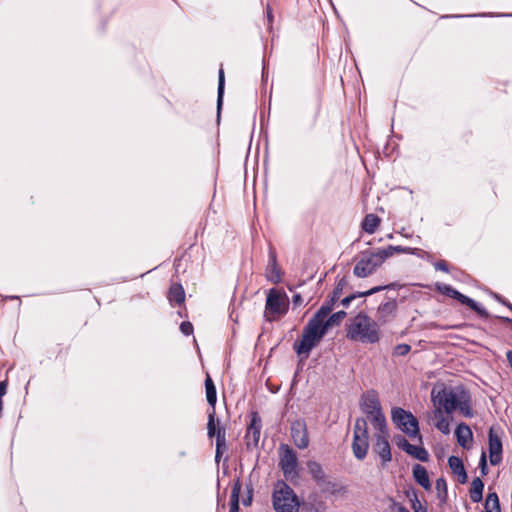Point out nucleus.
Returning <instances> with one entry per match:
<instances>
[{"label":"nucleus","instance_id":"nucleus-1","mask_svg":"<svg viewBox=\"0 0 512 512\" xmlns=\"http://www.w3.org/2000/svg\"><path fill=\"white\" fill-rule=\"evenodd\" d=\"M346 338L350 341L376 344L381 339L380 326L365 311H359L346 323Z\"/></svg>","mask_w":512,"mask_h":512},{"label":"nucleus","instance_id":"nucleus-2","mask_svg":"<svg viewBox=\"0 0 512 512\" xmlns=\"http://www.w3.org/2000/svg\"><path fill=\"white\" fill-rule=\"evenodd\" d=\"M303 501L284 480H278L272 492V505L276 512H299Z\"/></svg>","mask_w":512,"mask_h":512},{"label":"nucleus","instance_id":"nucleus-3","mask_svg":"<svg viewBox=\"0 0 512 512\" xmlns=\"http://www.w3.org/2000/svg\"><path fill=\"white\" fill-rule=\"evenodd\" d=\"M460 389H466L463 385L450 387L441 385L440 388L433 387L431 391V400L437 407L446 414H452L457 410L458 401L460 400Z\"/></svg>","mask_w":512,"mask_h":512},{"label":"nucleus","instance_id":"nucleus-4","mask_svg":"<svg viewBox=\"0 0 512 512\" xmlns=\"http://www.w3.org/2000/svg\"><path fill=\"white\" fill-rule=\"evenodd\" d=\"M391 420L395 426L410 438H416L422 443V435L420 433L419 421L411 411L402 407H393L391 409Z\"/></svg>","mask_w":512,"mask_h":512},{"label":"nucleus","instance_id":"nucleus-5","mask_svg":"<svg viewBox=\"0 0 512 512\" xmlns=\"http://www.w3.org/2000/svg\"><path fill=\"white\" fill-rule=\"evenodd\" d=\"M434 289L438 293L447 296L449 298H452L462 305L467 306L472 311H474L480 318L482 319H488L491 317V314L488 312V310L479 302L474 300L473 298L461 293L457 289H455L452 285L442 283V282H436L434 284Z\"/></svg>","mask_w":512,"mask_h":512},{"label":"nucleus","instance_id":"nucleus-6","mask_svg":"<svg viewBox=\"0 0 512 512\" xmlns=\"http://www.w3.org/2000/svg\"><path fill=\"white\" fill-rule=\"evenodd\" d=\"M373 249H366L360 252V259L356 262L353 268V275L357 278H367L374 274L380 267L375 259Z\"/></svg>","mask_w":512,"mask_h":512},{"label":"nucleus","instance_id":"nucleus-7","mask_svg":"<svg viewBox=\"0 0 512 512\" xmlns=\"http://www.w3.org/2000/svg\"><path fill=\"white\" fill-rule=\"evenodd\" d=\"M398 306L399 302L396 297L386 295L376 310L375 321L378 323V325H386L394 321L397 317Z\"/></svg>","mask_w":512,"mask_h":512},{"label":"nucleus","instance_id":"nucleus-8","mask_svg":"<svg viewBox=\"0 0 512 512\" xmlns=\"http://www.w3.org/2000/svg\"><path fill=\"white\" fill-rule=\"evenodd\" d=\"M286 294L280 292L275 288H271L266 296L265 302V312L264 316L267 321H272L273 319L268 317V314L272 315H284L287 312V306L284 304V299L286 298Z\"/></svg>","mask_w":512,"mask_h":512},{"label":"nucleus","instance_id":"nucleus-9","mask_svg":"<svg viewBox=\"0 0 512 512\" xmlns=\"http://www.w3.org/2000/svg\"><path fill=\"white\" fill-rule=\"evenodd\" d=\"M250 421L246 427L244 436L246 449L248 451L257 448L262 430V418L258 411L252 410L249 414Z\"/></svg>","mask_w":512,"mask_h":512},{"label":"nucleus","instance_id":"nucleus-10","mask_svg":"<svg viewBox=\"0 0 512 512\" xmlns=\"http://www.w3.org/2000/svg\"><path fill=\"white\" fill-rule=\"evenodd\" d=\"M280 449L283 450V454L280 458L279 466L286 478H294L298 476V457L297 453L293 448L286 444H282Z\"/></svg>","mask_w":512,"mask_h":512},{"label":"nucleus","instance_id":"nucleus-11","mask_svg":"<svg viewBox=\"0 0 512 512\" xmlns=\"http://www.w3.org/2000/svg\"><path fill=\"white\" fill-rule=\"evenodd\" d=\"M359 407L367 418L372 417V415L378 412H383L378 393L374 389L367 390L361 395Z\"/></svg>","mask_w":512,"mask_h":512},{"label":"nucleus","instance_id":"nucleus-12","mask_svg":"<svg viewBox=\"0 0 512 512\" xmlns=\"http://www.w3.org/2000/svg\"><path fill=\"white\" fill-rule=\"evenodd\" d=\"M488 451L490 464L493 466L500 464L503 459V444L493 427L488 431Z\"/></svg>","mask_w":512,"mask_h":512},{"label":"nucleus","instance_id":"nucleus-13","mask_svg":"<svg viewBox=\"0 0 512 512\" xmlns=\"http://www.w3.org/2000/svg\"><path fill=\"white\" fill-rule=\"evenodd\" d=\"M266 279L273 284H279L282 280L281 269L278 265L277 252L272 243L268 244V263L266 267Z\"/></svg>","mask_w":512,"mask_h":512},{"label":"nucleus","instance_id":"nucleus-14","mask_svg":"<svg viewBox=\"0 0 512 512\" xmlns=\"http://www.w3.org/2000/svg\"><path fill=\"white\" fill-rule=\"evenodd\" d=\"M375 443L373 451L379 456L382 467H385L392 460L391 447L389 444V437L385 435H374Z\"/></svg>","mask_w":512,"mask_h":512},{"label":"nucleus","instance_id":"nucleus-15","mask_svg":"<svg viewBox=\"0 0 512 512\" xmlns=\"http://www.w3.org/2000/svg\"><path fill=\"white\" fill-rule=\"evenodd\" d=\"M318 344V341L302 332L301 338L293 343V350L301 360H306Z\"/></svg>","mask_w":512,"mask_h":512},{"label":"nucleus","instance_id":"nucleus-16","mask_svg":"<svg viewBox=\"0 0 512 512\" xmlns=\"http://www.w3.org/2000/svg\"><path fill=\"white\" fill-rule=\"evenodd\" d=\"M207 436L210 439L215 438L216 441L226 438V430L216 419V411H208Z\"/></svg>","mask_w":512,"mask_h":512},{"label":"nucleus","instance_id":"nucleus-17","mask_svg":"<svg viewBox=\"0 0 512 512\" xmlns=\"http://www.w3.org/2000/svg\"><path fill=\"white\" fill-rule=\"evenodd\" d=\"M291 436L299 449H305L309 445L306 425L304 422H295L291 425Z\"/></svg>","mask_w":512,"mask_h":512},{"label":"nucleus","instance_id":"nucleus-18","mask_svg":"<svg viewBox=\"0 0 512 512\" xmlns=\"http://www.w3.org/2000/svg\"><path fill=\"white\" fill-rule=\"evenodd\" d=\"M369 449V435L353 434L352 452L357 460H364Z\"/></svg>","mask_w":512,"mask_h":512},{"label":"nucleus","instance_id":"nucleus-19","mask_svg":"<svg viewBox=\"0 0 512 512\" xmlns=\"http://www.w3.org/2000/svg\"><path fill=\"white\" fill-rule=\"evenodd\" d=\"M454 434L458 445L464 449H468L469 442L473 440V432L469 425H467L465 422L458 423Z\"/></svg>","mask_w":512,"mask_h":512},{"label":"nucleus","instance_id":"nucleus-20","mask_svg":"<svg viewBox=\"0 0 512 512\" xmlns=\"http://www.w3.org/2000/svg\"><path fill=\"white\" fill-rule=\"evenodd\" d=\"M412 476L414 481L424 490L430 491L432 489V483L425 466L421 464H414L412 467Z\"/></svg>","mask_w":512,"mask_h":512},{"label":"nucleus","instance_id":"nucleus-21","mask_svg":"<svg viewBox=\"0 0 512 512\" xmlns=\"http://www.w3.org/2000/svg\"><path fill=\"white\" fill-rule=\"evenodd\" d=\"M457 410L466 418H473L475 415L472 409L471 394L467 389H460V400L458 401Z\"/></svg>","mask_w":512,"mask_h":512},{"label":"nucleus","instance_id":"nucleus-22","mask_svg":"<svg viewBox=\"0 0 512 512\" xmlns=\"http://www.w3.org/2000/svg\"><path fill=\"white\" fill-rule=\"evenodd\" d=\"M242 483L239 477H237L232 485L230 501H229V512H240V493Z\"/></svg>","mask_w":512,"mask_h":512},{"label":"nucleus","instance_id":"nucleus-23","mask_svg":"<svg viewBox=\"0 0 512 512\" xmlns=\"http://www.w3.org/2000/svg\"><path fill=\"white\" fill-rule=\"evenodd\" d=\"M369 419L372 426L377 431L375 435H385L386 437H389V429L383 412H378L377 414L372 415Z\"/></svg>","mask_w":512,"mask_h":512},{"label":"nucleus","instance_id":"nucleus-24","mask_svg":"<svg viewBox=\"0 0 512 512\" xmlns=\"http://www.w3.org/2000/svg\"><path fill=\"white\" fill-rule=\"evenodd\" d=\"M224 89H225V76L223 68L219 69L218 72V87H217V122H220L221 110L223 106V98H224Z\"/></svg>","mask_w":512,"mask_h":512},{"label":"nucleus","instance_id":"nucleus-25","mask_svg":"<svg viewBox=\"0 0 512 512\" xmlns=\"http://www.w3.org/2000/svg\"><path fill=\"white\" fill-rule=\"evenodd\" d=\"M317 486L322 493H329L331 495H336L345 491V486L332 481L328 475L323 479V482H320Z\"/></svg>","mask_w":512,"mask_h":512},{"label":"nucleus","instance_id":"nucleus-26","mask_svg":"<svg viewBox=\"0 0 512 512\" xmlns=\"http://www.w3.org/2000/svg\"><path fill=\"white\" fill-rule=\"evenodd\" d=\"M204 384L206 390V400L208 405L211 407L209 411H216L215 406L217 403V390L212 378L209 375L206 376Z\"/></svg>","mask_w":512,"mask_h":512},{"label":"nucleus","instance_id":"nucleus-27","mask_svg":"<svg viewBox=\"0 0 512 512\" xmlns=\"http://www.w3.org/2000/svg\"><path fill=\"white\" fill-rule=\"evenodd\" d=\"M307 469L316 485L323 482V479L327 476L322 465L317 461L309 460L307 462Z\"/></svg>","mask_w":512,"mask_h":512},{"label":"nucleus","instance_id":"nucleus-28","mask_svg":"<svg viewBox=\"0 0 512 512\" xmlns=\"http://www.w3.org/2000/svg\"><path fill=\"white\" fill-rule=\"evenodd\" d=\"M485 484L480 477H475L471 482L470 499L473 503H479L483 500Z\"/></svg>","mask_w":512,"mask_h":512},{"label":"nucleus","instance_id":"nucleus-29","mask_svg":"<svg viewBox=\"0 0 512 512\" xmlns=\"http://www.w3.org/2000/svg\"><path fill=\"white\" fill-rule=\"evenodd\" d=\"M168 299L170 303L182 305L185 302V290L180 283L172 284L168 290Z\"/></svg>","mask_w":512,"mask_h":512},{"label":"nucleus","instance_id":"nucleus-30","mask_svg":"<svg viewBox=\"0 0 512 512\" xmlns=\"http://www.w3.org/2000/svg\"><path fill=\"white\" fill-rule=\"evenodd\" d=\"M381 223L379 216L373 213L367 214L361 222V229L368 234H373Z\"/></svg>","mask_w":512,"mask_h":512},{"label":"nucleus","instance_id":"nucleus-31","mask_svg":"<svg viewBox=\"0 0 512 512\" xmlns=\"http://www.w3.org/2000/svg\"><path fill=\"white\" fill-rule=\"evenodd\" d=\"M407 454L420 462H428L430 459L427 449L422 445L417 446L411 444Z\"/></svg>","mask_w":512,"mask_h":512},{"label":"nucleus","instance_id":"nucleus-32","mask_svg":"<svg viewBox=\"0 0 512 512\" xmlns=\"http://www.w3.org/2000/svg\"><path fill=\"white\" fill-rule=\"evenodd\" d=\"M435 417L439 418L435 424V427L444 435H448L450 433V424L449 421L443 416V412L440 409H436L434 411Z\"/></svg>","mask_w":512,"mask_h":512},{"label":"nucleus","instance_id":"nucleus-33","mask_svg":"<svg viewBox=\"0 0 512 512\" xmlns=\"http://www.w3.org/2000/svg\"><path fill=\"white\" fill-rule=\"evenodd\" d=\"M394 245H388L384 248H378L374 250V255H376V260L379 263V266H382V264L385 262L386 259L393 256L395 254V251L393 250Z\"/></svg>","mask_w":512,"mask_h":512},{"label":"nucleus","instance_id":"nucleus-34","mask_svg":"<svg viewBox=\"0 0 512 512\" xmlns=\"http://www.w3.org/2000/svg\"><path fill=\"white\" fill-rule=\"evenodd\" d=\"M346 316L347 312L345 310H339L329 315L325 320V324L328 330L334 326H338Z\"/></svg>","mask_w":512,"mask_h":512},{"label":"nucleus","instance_id":"nucleus-35","mask_svg":"<svg viewBox=\"0 0 512 512\" xmlns=\"http://www.w3.org/2000/svg\"><path fill=\"white\" fill-rule=\"evenodd\" d=\"M437 495L441 503H446L448 499V486L444 477L436 480Z\"/></svg>","mask_w":512,"mask_h":512},{"label":"nucleus","instance_id":"nucleus-36","mask_svg":"<svg viewBox=\"0 0 512 512\" xmlns=\"http://www.w3.org/2000/svg\"><path fill=\"white\" fill-rule=\"evenodd\" d=\"M462 17H512V13H478L469 15H443L441 18H462Z\"/></svg>","mask_w":512,"mask_h":512},{"label":"nucleus","instance_id":"nucleus-37","mask_svg":"<svg viewBox=\"0 0 512 512\" xmlns=\"http://www.w3.org/2000/svg\"><path fill=\"white\" fill-rule=\"evenodd\" d=\"M353 434L369 435L367 420L364 417H357L354 423Z\"/></svg>","mask_w":512,"mask_h":512},{"label":"nucleus","instance_id":"nucleus-38","mask_svg":"<svg viewBox=\"0 0 512 512\" xmlns=\"http://www.w3.org/2000/svg\"><path fill=\"white\" fill-rule=\"evenodd\" d=\"M306 326L309 327V329L313 330L314 332H316L320 337L324 338V336L328 333V328L324 323H320V322H316L314 320H311L309 319V321L307 322Z\"/></svg>","mask_w":512,"mask_h":512},{"label":"nucleus","instance_id":"nucleus-39","mask_svg":"<svg viewBox=\"0 0 512 512\" xmlns=\"http://www.w3.org/2000/svg\"><path fill=\"white\" fill-rule=\"evenodd\" d=\"M448 465L452 471V473L455 475L458 472H461L465 469L464 463L462 459L458 456L451 455L448 458Z\"/></svg>","mask_w":512,"mask_h":512},{"label":"nucleus","instance_id":"nucleus-40","mask_svg":"<svg viewBox=\"0 0 512 512\" xmlns=\"http://www.w3.org/2000/svg\"><path fill=\"white\" fill-rule=\"evenodd\" d=\"M349 281L348 277L346 275L339 277H336L335 286L333 288L332 293H334L337 296H341L343 291L348 287Z\"/></svg>","mask_w":512,"mask_h":512},{"label":"nucleus","instance_id":"nucleus-41","mask_svg":"<svg viewBox=\"0 0 512 512\" xmlns=\"http://www.w3.org/2000/svg\"><path fill=\"white\" fill-rule=\"evenodd\" d=\"M228 449L226 438L218 439L216 441V450H215V462L219 464L224 452Z\"/></svg>","mask_w":512,"mask_h":512},{"label":"nucleus","instance_id":"nucleus-42","mask_svg":"<svg viewBox=\"0 0 512 512\" xmlns=\"http://www.w3.org/2000/svg\"><path fill=\"white\" fill-rule=\"evenodd\" d=\"M393 250L395 253H404V254H410L415 256H420V253L422 252L419 248H413V247H407V246H401V245H394Z\"/></svg>","mask_w":512,"mask_h":512},{"label":"nucleus","instance_id":"nucleus-43","mask_svg":"<svg viewBox=\"0 0 512 512\" xmlns=\"http://www.w3.org/2000/svg\"><path fill=\"white\" fill-rule=\"evenodd\" d=\"M393 441L397 445V447L403 450L405 453H407L408 449L411 446V443L403 435L400 434L395 435Z\"/></svg>","mask_w":512,"mask_h":512},{"label":"nucleus","instance_id":"nucleus-44","mask_svg":"<svg viewBox=\"0 0 512 512\" xmlns=\"http://www.w3.org/2000/svg\"><path fill=\"white\" fill-rule=\"evenodd\" d=\"M478 468H479V471H480V474H481L482 477L488 475L489 467H488L487 455H486L485 451H482V453H481V456H480V459H479Z\"/></svg>","mask_w":512,"mask_h":512},{"label":"nucleus","instance_id":"nucleus-45","mask_svg":"<svg viewBox=\"0 0 512 512\" xmlns=\"http://www.w3.org/2000/svg\"><path fill=\"white\" fill-rule=\"evenodd\" d=\"M253 493H254L253 485L250 482L249 484H246V496L242 499V504L245 507H248L252 504Z\"/></svg>","mask_w":512,"mask_h":512},{"label":"nucleus","instance_id":"nucleus-46","mask_svg":"<svg viewBox=\"0 0 512 512\" xmlns=\"http://www.w3.org/2000/svg\"><path fill=\"white\" fill-rule=\"evenodd\" d=\"M490 296L497 301L498 303L502 304L503 306L507 307L512 312V304L510 301H508L505 297H503L501 294L490 291Z\"/></svg>","mask_w":512,"mask_h":512},{"label":"nucleus","instance_id":"nucleus-47","mask_svg":"<svg viewBox=\"0 0 512 512\" xmlns=\"http://www.w3.org/2000/svg\"><path fill=\"white\" fill-rule=\"evenodd\" d=\"M411 351V346L406 343L398 344L394 348V354L397 356H405Z\"/></svg>","mask_w":512,"mask_h":512},{"label":"nucleus","instance_id":"nucleus-48","mask_svg":"<svg viewBox=\"0 0 512 512\" xmlns=\"http://www.w3.org/2000/svg\"><path fill=\"white\" fill-rule=\"evenodd\" d=\"M179 328L184 336H190L194 331L193 324L190 321H182Z\"/></svg>","mask_w":512,"mask_h":512},{"label":"nucleus","instance_id":"nucleus-49","mask_svg":"<svg viewBox=\"0 0 512 512\" xmlns=\"http://www.w3.org/2000/svg\"><path fill=\"white\" fill-rule=\"evenodd\" d=\"M405 495L409 499L410 503H418V490L415 487L409 486V488L405 491Z\"/></svg>","mask_w":512,"mask_h":512},{"label":"nucleus","instance_id":"nucleus-50","mask_svg":"<svg viewBox=\"0 0 512 512\" xmlns=\"http://www.w3.org/2000/svg\"><path fill=\"white\" fill-rule=\"evenodd\" d=\"M340 297L335 295L334 293H330L327 298L325 299V301L323 302V304H325L326 306H328L329 309L333 310L334 309V306L335 304L339 301Z\"/></svg>","mask_w":512,"mask_h":512},{"label":"nucleus","instance_id":"nucleus-51","mask_svg":"<svg viewBox=\"0 0 512 512\" xmlns=\"http://www.w3.org/2000/svg\"><path fill=\"white\" fill-rule=\"evenodd\" d=\"M436 270L442 271L444 273H449V266L446 261L440 260L433 263Z\"/></svg>","mask_w":512,"mask_h":512},{"label":"nucleus","instance_id":"nucleus-52","mask_svg":"<svg viewBox=\"0 0 512 512\" xmlns=\"http://www.w3.org/2000/svg\"><path fill=\"white\" fill-rule=\"evenodd\" d=\"M496 500H499V496H498L497 492L492 490L491 487H489V492H488V494L486 496L485 502L490 504V503H492V502H494Z\"/></svg>","mask_w":512,"mask_h":512},{"label":"nucleus","instance_id":"nucleus-53","mask_svg":"<svg viewBox=\"0 0 512 512\" xmlns=\"http://www.w3.org/2000/svg\"><path fill=\"white\" fill-rule=\"evenodd\" d=\"M303 333H305L306 335L312 337L313 339H315L316 341H318L320 343V341L323 339L322 337H320L316 332H314L313 330L309 329L308 326L305 325V327L303 328Z\"/></svg>","mask_w":512,"mask_h":512},{"label":"nucleus","instance_id":"nucleus-54","mask_svg":"<svg viewBox=\"0 0 512 512\" xmlns=\"http://www.w3.org/2000/svg\"><path fill=\"white\" fill-rule=\"evenodd\" d=\"M403 284L395 281V282H390L388 284H384V287H385V291H390V290H400L403 288Z\"/></svg>","mask_w":512,"mask_h":512},{"label":"nucleus","instance_id":"nucleus-55","mask_svg":"<svg viewBox=\"0 0 512 512\" xmlns=\"http://www.w3.org/2000/svg\"><path fill=\"white\" fill-rule=\"evenodd\" d=\"M411 508L414 510V512H428L427 506L421 504L420 501L411 503Z\"/></svg>","mask_w":512,"mask_h":512},{"label":"nucleus","instance_id":"nucleus-56","mask_svg":"<svg viewBox=\"0 0 512 512\" xmlns=\"http://www.w3.org/2000/svg\"><path fill=\"white\" fill-rule=\"evenodd\" d=\"M327 316L324 315V313L320 312L319 310H317L314 315L310 318L311 320H314L316 322H320V323H324L325 320L327 319L326 318Z\"/></svg>","mask_w":512,"mask_h":512},{"label":"nucleus","instance_id":"nucleus-57","mask_svg":"<svg viewBox=\"0 0 512 512\" xmlns=\"http://www.w3.org/2000/svg\"><path fill=\"white\" fill-rule=\"evenodd\" d=\"M303 303V297L300 293H295L293 296H292V304H293V307L296 308L300 305H302Z\"/></svg>","mask_w":512,"mask_h":512},{"label":"nucleus","instance_id":"nucleus-58","mask_svg":"<svg viewBox=\"0 0 512 512\" xmlns=\"http://www.w3.org/2000/svg\"><path fill=\"white\" fill-rule=\"evenodd\" d=\"M455 475H457L458 481H459L460 484L467 483V481H468V474H467L466 469L462 470L461 472L456 473Z\"/></svg>","mask_w":512,"mask_h":512},{"label":"nucleus","instance_id":"nucleus-59","mask_svg":"<svg viewBox=\"0 0 512 512\" xmlns=\"http://www.w3.org/2000/svg\"><path fill=\"white\" fill-rule=\"evenodd\" d=\"M7 387H8L7 380L0 381V400H2V398L7 393Z\"/></svg>","mask_w":512,"mask_h":512},{"label":"nucleus","instance_id":"nucleus-60","mask_svg":"<svg viewBox=\"0 0 512 512\" xmlns=\"http://www.w3.org/2000/svg\"><path fill=\"white\" fill-rule=\"evenodd\" d=\"M303 511L304 512H319L317 507L311 503H303Z\"/></svg>","mask_w":512,"mask_h":512},{"label":"nucleus","instance_id":"nucleus-61","mask_svg":"<svg viewBox=\"0 0 512 512\" xmlns=\"http://www.w3.org/2000/svg\"><path fill=\"white\" fill-rule=\"evenodd\" d=\"M393 509L395 512H410L404 505L396 501H393Z\"/></svg>","mask_w":512,"mask_h":512},{"label":"nucleus","instance_id":"nucleus-62","mask_svg":"<svg viewBox=\"0 0 512 512\" xmlns=\"http://www.w3.org/2000/svg\"><path fill=\"white\" fill-rule=\"evenodd\" d=\"M265 13H266L267 21L270 25L273 22V11L269 4H267V6H266Z\"/></svg>","mask_w":512,"mask_h":512},{"label":"nucleus","instance_id":"nucleus-63","mask_svg":"<svg viewBox=\"0 0 512 512\" xmlns=\"http://www.w3.org/2000/svg\"><path fill=\"white\" fill-rule=\"evenodd\" d=\"M354 300H352V297L350 295H347L345 296L344 298H342L340 300V304L344 307V308H348L350 306V304L353 302Z\"/></svg>","mask_w":512,"mask_h":512},{"label":"nucleus","instance_id":"nucleus-64","mask_svg":"<svg viewBox=\"0 0 512 512\" xmlns=\"http://www.w3.org/2000/svg\"><path fill=\"white\" fill-rule=\"evenodd\" d=\"M382 291H385L384 285H377V286L371 287L369 289V292H370L371 296L376 294V293L382 292Z\"/></svg>","mask_w":512,"mask_h":512}]
</instances>
